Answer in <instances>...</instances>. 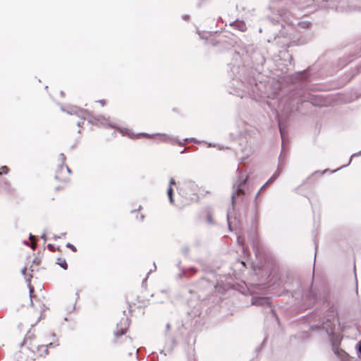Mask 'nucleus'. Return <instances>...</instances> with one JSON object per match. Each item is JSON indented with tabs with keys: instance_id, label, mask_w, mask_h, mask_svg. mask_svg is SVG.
<instances>
[{
	"instance_id": "nucleus-1",
	"label": "nucleus",
	"mask_w": 361,
	"mask_h": 361,
	"mask_svg": "<svg viewBox=\"0 0 361 361\" xmlns=\"http://www.w3.org/2000/svg\"><path fill=\"white\" fill-rule=\"evenodd\" d=\"M271 20L273 24L279 23L281 26L282 29L274 37L276 44L281 47L290 46L291 42L290 32L295 25L302 29H305L310 25V23L307 21H297L291 13L286 9L279 11V13L275 17H272Z\"/></svg>"
},
{
	"instance_id": "nucleus-2",
	"label": "nucleus",
	"mask_w": 361,
	"mask_h": 361,
	"mask_svg": "<svg viewBox=\"0 0 361 361\" xmlns=\"http://www.w3.org/2000/svg\"><path fill=\"white\" fill-rule=\"evenodd\" d=\"M262 82L257 83L255 78H233L229 86V93L240 98L250 97L257 99V97H263L269 94L263 90Z\"/></svg>"
},
{
	"instance_id": "nucleus-3",
	"label": "nucleus",
	"mask_w": 361,
	"mask_h": 361,
	"mask_svg": "<svg viewBox=\"0 0 361 361\" xmlns=\"http://www.w3.org/2000/svg\"><path fill=\"white\" fill-rule=\"evenodd\" d=\"M248 176H240L239 180L233 184V192L231 194V208H229L227 212V221L229 230L232 231L240 225V220L237 216H232L231 209L234 210V204L236 197L243 196L245 192V185L247 181Z\"/></svg>"
},
{
	"instance_id": "nucleus-4",
	"label": "nucleus",
	"mask_w": 361,
	"mask_h": 361,
	"mask_svg": "<svg viewBox=\"0 0 361 361\" xmlns=\"http://www.w3.org/2000/svg\"><path fill=\"white\" fill-rule=\"evenodd\" d=\"M336 317L337 313L334 309H329L322 319L319 317L318 324L312 326L310 329L312 331L314 329L324 330L329 337L333 336Z\"/></svg>"
},
{
	"instance_id": "nucleus-5",
	"label": "nucleus",
	"mask_w": 361,
	"mask_h": 361,
	"mask_svg": "<svg viewBox=\"0 0 361 361\" xmlns=\"http://www.w3.org/2000/svg\"><path fill=\"white\" fill-rule=\"evenodd\" d=\"M90 122L92 123L93 125L96 126H105L106 125H107L111 128L116 129L122 135H126L131 139L139 138V135H135L127 128H121L116 126L115 124L110 122L109 118H106L102 115H98L96 116V117H92V118L90 120Z\"/></svg>"
},
{
	"instance_id": "nucleus-6",
	"label": "nucleus",
	"mask_w": 361,
	"mask_h": 361,
	"mask_svg": "<svg viewBox=\"0 0 361 361\" xmlns=\"http://www.w3.org/2000/svg\"><path fill=\"white\" fill-rule=\"evenodd\" d=\"M245 53L250 58L255 66H262L265 62V57L262 51L252 44L245 47Z\"/></svg>"
},
{
	"instance_id": "nucleus-7",
	"label": "nucleus",
	"mask_w": 361,
	"mask_h": 361,
	"mask_svg": "<svg viewBox=\"0 0 361 361\" xmlns=\"http://www.w3.org/2000/svg\"><path fill=\"white\" fill-rule=\"evenodd\" d=\"M61 110L63 111L67 112V114H68L76 115L77 116L80 118L82 120H85L86 118H88V122L90 123H91V122H90V120H91L92 118V117H94V116H91L87 110L80 109L77 106H69L67 108V109H65L64 108L62 107ZM83 123H84L83 121H79L77 122V125L79 127H80L82 126V124H83ZM92 124H93V123H92Z\"/></svg>"
},
{
	"instance_id": "nucleus-8",
	"label": "nucleus",
	"mask_w": 361,
	"mask_h": 361,
	"mask_svg": "<svg viewBox=\"0 0 361 361\" xmlns=\"http://www.w3.org/2000/svg\"><path fill=\"white\" fill-rule=\"evenodd\" d=\"M130 326V321L127 317H123L116 324V329L114 332L115 339L114 343H117L120 337L124 335Z\"/></svg>"
},
{
	"instance_id": "nucleus-9",
	"label": "nucleus",
	"mask_w": 361,
	"mask_h": 361,
	"mask_svg": "<svg viewBox=\"0 0 361 361\" xmlns=\"http://www.w3.org/2000/svg\"><path fill=\"white\" fill-rule=\"evenodd\" d=\"M137 135H139V137L140 136H144V137H146L147 138H152L155 136H162L164 138L161 140V141L163 142H171L173 140H174L175 139L173 137V136L171 135H169L167 134H161V133H154V134H149V133H137Z\"/></svg>"
},
{
	"instance_id": "nucleus-10",
	"label": "nucleus",
	"mask_w": 361,
	"mask_h": 361,
	"mask_svg": "<svg viewBox=\"0 0 361 361\" xmlns=\"http://www.w3.org/2000/svg\"><path fill=\"white\" fill-rule=\"evenodd\" d=\"M306 300L308 306L315 304L318 301L317 293L310 288L306 295Z\"/></svg>"
},
{
	"instance_id": "nucleus-11",
	"label": "nucleus",
	"mask_w": 361,
	"mask_h": 361,
	"mask_svg": "<svg viewBox=\"0 0 361 361\" xmlns=\"http://www.w3.org/2000/svg\"><path fill=\"white\" fill-rule=\"evenodd\" d=\"M59 345L58 343L50 342L46 345H41L37 347V351L40 356L47 355L48 353V348H54Z\"/></svg>"
},
{
	"instance_id": "nucleus-12",
	"label": "nucleus",
	"mask_w": 361,
	"mask_h": 361,
	"mask_svg": "<svg viewBox=\"0 0 361 361\" xmlns=\"http://www.w3.org/2000/svg\"><path fill=\"white\" fill-rule=\"evenodd\" d=\"M26 270H27V269L25 267L22 269L21 274L25 276V278L26 281L28 282V286H29V290H30L29 292H30V304H31V305H33V302H32V300L31 294L34 292V288H33V286H32L30 285V279L32 278V275L31 274L26 275V274H25L26 273Z\"/></svg>"
},
{
	"instance_id": "nucleus-13",
	"label": "nucleus",
	"mask_w": 361,
	"mask_h": 361,
	"mask_svg": "<svg viewBox=\"0 0 361 361\" xmlns=\"http://www.w3.org/2000/svg\"><path fill=\"white\" fill-rule=\"evenodd\" d=\"M269 303H270L269 299L268 298H265V297L254 298L253 301H252V304L255 305H261V306L267 305V306H269Z\"/></svg>"
},
{
	"instance_id": "nucleus-14",
	"label": "nucleus",
	"mask_w": 361,
	"mask_h": 361,
	"mask_svg": "<svg viewBox=\"0 0 361 361\" xmlns=\"http://www.w3.org/2000/svg\"><path fill=\"white\" fill-rule=\"evenodd\" d=\"M231 26L241 32H244L247 29L245 23L242 20L234 21L231 23Z\"/></svg>"
},
{
	"instance_id": "nucleus-15",
	"label": "nucleus",
	"mask_w": 361,
	"mask_h": 361,
	"mask_svg": "<svg viewBox=\"0 0 361 361\" xmlns=\"http://www.w3.org/2000/svg\"><path fill=\"white\" fill-rule=\"evenodd\" d=\"M59 161L61 162V164L59 165V169L56 171V173L55 175V178L56 179H59V171H62L63 169V167H64V163H65V161H66V157L64 155V154L63 153H61L59 155Z\"/></svg>"
},
{
	"instance_id": "nucleus-16",
	"label": "nucleus",
	"mask_w": 361,
	"mask_h": 361,
	"mask_svg": "<svg viewBox=\"0 0 361 361\" xmlns=\"http://www.w3.org/2000/svg\"><path fill=\"white\" fill-rule=\"evenodd\" d=\"M175 140L171 141V142H169L170 143H173V142H177V144L178 145H180V146H183L184 145H185L187 142H188L189 141H192V142H198V141H197L195 138H185L183 140V141H178L177 140L176 137H173Z\"/></svg>"
},
{
	"instance_id": "nucleus-17",
	"label": "nucleus",
	"mask_w": 361,
	"mask_h": 361,
	"mask_svg": "<svg viewBox=\"0 0 361 361\" xmlns=\"http://www.w3.org/2000/svg\"><path fill=\"white\" fill-rule=\"evenodd\" d=\"M281 170L279 169H277V170L274 173V174L266 182V185L271 184L279 176Z\"/></svg>"
},
{
	"instance_id": "nucleus-18",
	"label": "nucleus",
	"mask_w": 361,
	"mask_h": 361,
	"mask_svg": "<svg viewBox=\"0 0 361 361\" xmlns=\"http://www.w3.org/2000/svg\"><path fill=\"white\" fill-rule=\"evenodd\" d=\"M0 187L8 192H11L13 190L11 186V184L6 180H4L2 183H0Z\"/></svg>"
},
{
	"instance_id": "nucleus-19",
	"label": "nucleus",
	"mask_w": 361,
	"mask_h": 361,
	"mask_svg": "<svg viewBox=\"0 0 361 361\" xmlns=\"http://www.w3.org/2000/svg\"><path fill=\"white\" fill-rule=\"evenodd\" d=\"M56 264L59 265L62 269L66 270L68 269V264L64 258L59 257L57 258Z\"/></svg>"
},
{
	"instance_id": "nucleus-20",
	"label": "nucleus",
	"mask_w": 361,
	"mask_h": 361,
	"mask_svg": "<svg viewBox=\"0 0 361 361\" xmlns=\"http://www.w3.org/2000/svg\"><path fill=\"white\" fill-rule=\"evenodd\" d=\"M173 190L171 186H169V188H168V190H167V195L169 196L171 203H173Z\"/></svg>"
},
{
	"instance_id": "nucleus-21",
	"label": "nucleus",
	"mask_w": 361,
	"mask_h": 361,
	"mask_svg": "<svg viewBox=\"0 0 361 361\" xmlns=\"http://www.w3.org/2000/svg\"><path fill=\"white\" fill-rule=\"evenodd\" d=\"M172 346H166L164 349L161 350V353H164L166 355L167 353H170L172 351Z\"/></svg>"
},
{
	"instance_id": "nucleus-22",
	"label": "nucleus",
	"mask_w": 361,
	"mask_h": 361,
	"mask_svg": "<svg viewBox=\"0 0 361 361\" xmlns=\"http://www.w3.org/2000/svg\"><path fill=\"white\" fill-rule=\"evenodd\" d=\"M359 154H361V150H360L359 152H357V153H355V154H352V155H351V157H350V161H349L348 164H347L346 165H344V166H343L340 167L339 169H338L335 170V171H338V170H339V169H342V168H343V167H345V166H348V165L350 164V163L351 162L352 158H353V157L357 156V155H359Z\"/></svg>"
},
{
	"instance_id": "nucleus-23",
	"label": "nucleus",
	"mask_w": 361,
	"mask_h": 361,
	"mask_svg": "<svg viewBox=\"0 0 361 361\" xmlns=\"http://www.w3.org/2000/svg\"><path fill=\"white\" fill-rule=\"evenodd\" d=\"M1 170H2V172H0V176H1L2 173L4 174H7L9 171L8 168L6 166H1Z\"/></svg>"
},
{
	"instance_id": "nucleus-24",
	"label": "nucleus",
	"mask_w": 361,
	"mask_h": 361,
	"mask_svg": "<svg viewBox=\"0 0 361 361\" xmlns=\"http://www.w3.org/2000/svg\"><path fill=\"white\" fill-rule=\"evenodd\" d=\"M269 185H266V183L261 187V188L259 189V190L258 191V192L257 193L256 196H255V201L257 200L259 193L266 188Z\"/></svg>"
},
{
	"instance_id": "nucleus-25",
	"label": "nucleus",
	"mask_w": 361,
	"mask_h": 361,
	"mask_svg": "<svg viewBox=\"0 0 361 361\" xmlns=\"http://www.w3.org/2000/svg\"><path fill=\"white\" fill-rule=\"evenodd\" d=\"M278 123H279V130H280L281 136V138L283 140V132L281 121L280 119L278 121Z\"/></svg>"
},
{
	"instance_id": "nucleus-26",
	"label": "nucleus",
	"mask_w": 361,
	"mask_h": 361,
	"mask_svg": "<svg viewBox=\"0 0 361 361\" xmlns=\"http://www.w3.org/2000/svg\"><path fill=\"white\" fill-rule=\"evenodd\" d=\"M66 246L68 248H70L72 251L73 252H76L77 251V249L75 247V246H74L73 245H72L71 243H68Z\"/></svg>"
},
{
	"instance_id": "nucleus-27",
	"label": "nucleus",
	"mask_w": 361,
	"mask_h": 361,
	"mask_svg": "<svg viewBox=\"0 0 361 361\" xmlns=\"http://www.w3.org/2000/svg\"><path fill=\"white\" fill-rule=\"evenodd\" d=\"M47 248H48L50 251H51V252H54V251H55V250H56V248H55L54 245H52V244H48V245H47Z\"/></svg>"
},
{
	"instance_id": "nucleus-28",
	"label": "nucleus",
	"mask_w": 361,
	"mask_h": 361,
	"mask_svg": "<svg viewBox=\"0 0 361 361\" xmlns=\"http://www.w3.org/2000/svg\"><path fill=\"white\" fill-rule=\"evenodd\" d=\"M189 252V248L188 247H183L182 248V253L184 254V255H188Z\"/></svg>"
},
{
	"instance_id": "nucleus-29",
	"label": "nucleus",
	"mask_w": 361,
	"mask_h": 361,
	"mask_svg": "<svg viewBox=\"0 0 361 361\" xmlns=\"http://www.w3.org/2000/svg\"><path fill=\"white\" fill-rule=\"evenodd\" d=\"M170 329H171V325H170V324H169V323H167V324H166V329H165V334H166V335H167V334H168V333L169 332Z\"/></svg>"
},
{
	"instance_id": "nucleus-30",
	"label": "nucleus",
	"mask_w": 361,
	"mask_h": 361,
	"mask_svg": "<svg viewBox=\"0 0 361 361\" xmlns=\"http://www.w3.org/2000/svg\"><path fill=\"white\" fill-rule=\"evenodd\" d=\"M66 233H62L61 235H55L53 236V238H54V240H56L58 238H60L61 236L66 235Z\"/></svg>"
},
{
	"instance_id": "nucleus-31",
	"label": "nucleus",
	"mask_w": 361,
	"mask_h": 361,
	"mask_svg": "<svg viewBox=\"0 0 361 361\" xmlns=\"http://www.w3.org/2000/svg\"><path fill=\"white\" fill-rule=\"evenodd\" d=\"M169 184H170V185H169V186H171V185H176V181H175V180H174L173 178H171L170 182H169Z\"/></svg>"
},
{
	"instance_id": "nucleus-32",
	"label": "nucleus",
	"mask_w": 361,
	"mask_h": 361,
	"mask_svg": "<svg viewBox=\"0 0 361 361\" xmlns=\"http://www.w3.org/2000/svg\"><path fill=\"white\" fill-rule=\"evenodd\" d=\"M41 238L43 239L44 242L47 241V236L45 233H42Z\"/></svg>"
},
{
	"instance_id": "nucleus-33",
	"label": "nucleus",
	"mask_w": 361,
	"mask_h": 361,
	"mask_svg": "<svg viewBox=\"0 0 361 361\" xmlns=\"http://www.w3.org/2000/svg\"><path fill=\"white\" fill-rule=\"evenodd\" d=\"M125 339L126 342H128V343H131L132 339L130 337H126Z\"/></svg>"
},
{
	"instance_id": "nucleus-34",
	"label": "nucleus",
	"mask_w": 361,
	"mask_h": 361,
	"mask_svg": "<svg viewBox=\"0 0 361 361\" xmlns=\"http://www.w3.org/2000/svg\"><path fill=\"white\" fill-rule=\"evenodd\" d=\"M189 16L188 15H185L182 17L183 20H188L189 19Z\"/></svg>"
},
{
	"instance_id": "nucleus-35",
	"label": "nucleus",
	"mask_w": 361,
	"mask_h": 361,
	"mask_svg": "<svg viewBox=\"0 0 361 361\" xmlns=\"http://www.w3.org/2000/svg\"><path fill=\"white\" fill-rule=\"evenodd\" d=\"M64 166H66V170H67V172H68V173H71V171L70 168H69L67 165H64Z\"/></svg>"
},
{
	"instance_id": "nucleus-36",
	"label": "nucleus",
	"mask_w": 361,
	"mask_h": 361,
	"mask_svg": "<svg viewBox=\"0 0 361 361\" xmlns=\"http://www.w3.org/2000/svg\"><path fill=\"white\" fill-rule=\"evenodd\" d=\"M34 238H35V237L33 235L30 234V235H29V239H30V240H32Z\"/></svg>"
},
{
	"instance_id": "nucleus-37",
	"label": "nucleus",
	"mask_w": 361,
	"mask_h": 361,
	"mask_svg": "<svg viewBox=\"0 0 361 361\" xmlns=\"http://www.w3.org/2000/svg\"><path fill=\"white\" fill-rule=\"evenodd\" d=\"M161 293L166 296V298H168L169 295H168V293L166 291L164 290V291H162Z\"/></svg>"
},
{
	"instance_id": "nucleus-38",
	"label": "nucleus",
	"mask_w": 361,
	"mask_h": 361,
	"mask_svg": "<svg viewBox=\"0 0 361 361\" xmlns=\"http://www.w3.org/2000/svg\"><path fill=\"white\" fill-rule=\"evenodd\" d=\"M30 246H31V248H32V250H35V247H36V245H35V243H32V245H30Z\"/></svg>"
},
{
	"instance_id": "nucleus-39",
	"label": "nucleus",
	"mask_w": 361,
	"mask_h": 361,
	"mask_svg": "<svg viewBox=\"0 0 361 361\" xmlns=\"http://www.w3.org/2000/svg\"><path fill=\"white\" fill-rule=\"evenodd\" d=\"M27 339H28V338L26 337V338L24 339V341H23V343H22V345L26 344V343H27Z\"/></svg>"
},
{
	"instance_id": "nucleus-40",
	"label": "nucleus",
	"mask_w": 361,
	"mask_h": 361,
	"mask_svg": "<svg viewBox=\"0 0 361 361\" xmlns=\"http://www.w3.org/2000/svg\"><path fill=\"white\" fill-rule=\"evenodd\" d=\"M358 350L361 353V341L360 342L359 345H358Z\"/></svg>"
},
{
	"instance_id": "nucleus-41",
	"label": "nucleus",
	"mask_w": 361,
	"mask_h": 361,
	"mask_svg": "<svg viewBox=\"0 0 361 361\" xmlns=\"http://www.w3.org/2000/svg\"><path fill=\"white\" fill-rule=\"evenodd\" d=\"M99 103H100L102 106H104V104H105V101H104V100H99Z\"/></svg>"
},
{
	"instance_id": "nucleus-42",
	"label": "nucleus",
	"mask_w": 361,
	"mask_h": 361,
	"mask_svg": "<svg viewBox=\"0 0 361 361\" xmlns=\"http://www.w3.org/2000/svg\"><path fill=\"white\" fill-rule=\"evenodd\" d=\"M207 221L211 223L212 222V219H211V216H208L207 217Z\"/></svg>"
},
{
	"instance_id": "nucleus-43",
	"label": "nucleus",
	"mask_w": 361,
	"mask_h": 361,
	"mask_svg": "<svg viewBox=\"0 0 361 361\" xmlns=\"http://www.w3.org/2000/svg\"><path fill=\"white\" fill-rule=\"evenodd\" d=\"M215 145H212V143H208V147H214Z\"/></svg>"
},
{
	"instance_id": "nucleus-44",
	"label": "nucleus",
	"mask_w": 361,
	"mask_h": 361,
	"mask_svg": "<svg viewBox=\"0 0 361 361\" xmlns=\"http://www.w3.org/2000/svg\"><path fill=\"white\" fill-rule=\"evenodd\" d=\"M23 243H24L25 245H30V244L28 243V242H27V241H26V240H24V241H23Z\"/></svg>"
},
{
	"instance_id": "nucleus-45",
	"label": "nucleus",
	"mask_w": 361,
	"mask_h": 361,
	"mask_svg": "<svg viewBox=\"0 0 361 361\" xmlns=\"http://www.w3.org/2000/svg\"><path fill=\"white\" fill-rule=\"evenodd\" d=\"M190 270L192 271V273H194L195 271V268H191Z\"/></svg>"
},
{
	"instance_id": "nucleus-46",
	"label": "nucleus",
	"mask_w": 361,
	"mask_h": 361,
	"mask_svg": "<svg viewBox=\"0 0 361 361\" xmlns=\"http://www.w3.org/2000/svg\"><path fill=\"white\" fill-rule=\"evenodd\" d=\"M75 295H76V299H78V297H79L78 292H76Z\"/></svg>"
},
{
	"instance_id": "nucleus-47",
	"label": "nucleus",
	"mask_w": 361,
	"mask_h": 361,
	"mask_svg": "<svg viewBox=\"0 0 361 361\" xmlns=\"http://www.w3.org/2000/svg\"><path fill=\"white\" fill-rule=\"evenodd\" d=\"M171 343H172V344H175V340H174V339H173V340L171 341Z\"/></svg>"
},
{
	"instance_id": "nucleus-48",
	"label": "nucleus",
	"mask_w": 361,
	"mask_h": 361,
	"mask_svg": "<svg viewBox=\"0 0 361 361\" xmlns=\"http://www.w3.org/2000/svg\"><path fill=\"white\" fill-rule=\"evenodd\" d=\"M180 262H178V267L180 268Z\"/></svg>"
},
{
	"instance_id": "nucleus-49",
	"label": "nucleus",
	"mask_w": 361,
	"mask_h": 361,
	"mask_svg": "<svg viewBox=\"0 0 361 361\" xmlns=\"http://www.w3.org/2000/svg\"><path fill=\"white\" fill-rule=\"evenodd\" d=\"M300 74L303 76L305 75V73L302 72V73H300Z\"/></svg>"
},
{
	"instance_id": "nucleus-50",
	"label": "nucleus",
	"mask_w": 361,
	"mask_h": 361,
	"mask_svg": "<svg viewBox=\"0 0 361 361\" xmlns=\"http://www.w3.org/2000/svg\"><path fill=\"white\" fill-rule=\"evenodd\" d=\"M154 270L156 269V265L154 263Z\"/></svg>"
},
{
	"instance_id": "nucleus-51",
	"label": "nucleus",
	"mask_w": 361,
	"mask_h": 361,
	"mask_svg": "<svg viewBox=\"0 0 361 361\" xmlns=\"http://www.w3.org/2000/svg\"><path fill=\"white\" fill-rule=\"evenodd\" d=\"M51 336H52V337H55V334H51Z\"/></svg>"
}]
</instances>
